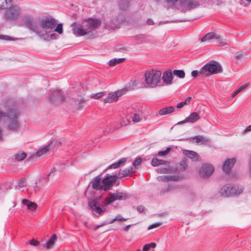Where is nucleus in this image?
<instances>
[{
    "label": "nucleus",
    "mask_w": 251,
    "mask_h": 251,
    "mask_svg": "<svg viewBox=\"0 0 251 251\" xmlns=\"http://www.w3.org/2000/svg\"><path fill=\"white\" fill-rule=\"evenodd\" d=\"M126 91H127L126 89H121V90H118L116 92H115L114 93L116 95L117 100L118 99V98L124 95L126 93Z\"/></svg>",
    "instance_id": "obj_46"
},
{
    "label": "nucleus",
    "mask_w": 251,
    "mask_h": 251,
    "mask_svg": "<svg viewBox=\"0 0 251 251\" xmlns=\"http://www.w3.org/2000/svg\"><path fill=\"white\" fill-rule=\"evenodd\" d=\"M214 39L215 40L216 43L220 46H223L229 44V43L227 41L222 39L221 36L216 34H215Z\"/></svg>",
    "instance_id": "obj_32"
},
{
    "label": "nucleus",
    "mask_w": 251,
    "mask_h": 251,
    "mask_svg": "<svg viewBox=\"0 0 251 251\" xmlns=\"http://www.w3.org/2000/svg\"><path fill=\"white\" fill-rule=\"evenodd\" d=\"M124 21V16L121 14H118L113 16L110 20H105L104 24L107 29H112L115 28H119L121 24Z\"/></svg>",
    "instance_id": "obj_8"
},
{
    "label": "nucleus",
    "mask_w": 251,
    "mask_h": 251,
    "mask_svg": "<svg viewBox=\"0 0 251 251\" xmlns=\"http://www.w3.org/2000/svg\"><path fill=\"white\" fill-rule=\"evenodd\" d=\"M127 194L124 192H116V193L109 194V196L105 199V204L108 205L117 200L122 201L126 199ZM104 203V202H102Z\"/></svg>",
    "instance_id": "obj_10"
},
{
    "label": "nucleus",
    "mask_w": 251,
    "mask_h": 251,
    "mask_svg": "<svg viewBox=\"0 0 251 251\" xmlns=\"http://www.w3.org/2000/svg\"><path fill=\"white\" fill-rule=\"evenodd\" d=\"M130 118H129L128 115H127L125 119L123 118V119H122V121L121 122V126H126L128 125L130 123Z\"/></svg>",
    "instance_id": "obj_45"
},
{
    "label": "nucleus",
    "mask_w": 251,
    "mask_h": 251,
    "mask_svg": "<svg viewBox=\"0 0 251 251\" xmlns=\"http://www.w3.org/2000/svg\"><path fill=\"white\" fill-rule=\"evenodd\" d=\"M117 100L116 95L115 94L114 92L110 93L107 97L103 100V101L105 103H111Z\"/></svg>",
    "instance_id": "obj_33"
},
{
    "label": "nucleus",
    "mask_w": 251,
    "mask_h": 251,
    "mask_svg": "<svg viewBox=\"0 0 251 251\" xmlns=\"http://www.w3.org/2000/svg\"><path fill=\"white\" fill-rule=\"evenodd\" d=\"M86 100L83 98H78L75 100L72 104L73 108L76 110H81L84 107Z\"/></svg>",
    "instance_id": "obj_20"
},
{
    "label": "nucleus",
    "mask_w": 251,
    "mask_h": 251,
    "mask_svg": "<svg viewBox=\"0 0 251 251\" xmlns=\"http://www.w3.org/2000/svg\"><path fill=\"white\" fill-rule=\"evenodd\" d=\"M214 167L209 164L206 163L203 164L200 168L199 174L202 177H208L213 173Z\"/></svg>",
    "instance_id": "obj_13"
},
{
    "label": "nucleus",
    "mask_w": 251,
    "mask_h": 251,
    "mask_svg": "<svg viewBox=\"0 0 251 251\" xmlns=\"http://www.w3.org/2000/svg\"><path fill=\"white\" fill-rule=\"evenodd\" d=\"M191 100H192V98H191V97H188L187 98H186V99L185 101H186V102L187 103V104H188V103H189L190 102V101Z\"/></svg>",
    "instance_id": "obj_64"
},
{
    "label": "nucleus",
    "mask_w": 251,
    "mask_h": 251,
    "mask_svg": "<svg viewBox=\"0 0 251 251\" xmlns=\"http://www.w3.org/2000/svg\"><path fill=\"white\" fill-rule=\"evenodd\" d=\"M178 179V176H159L157 177L158 181H162L164 182H168L169 181H175Z\"/></svg>",
    "instance_id": "obj_29"
},
{
    "label": "nucleus",
    "mask_w": 251,
    "mask_h": 251,
    "mask_svg": "<svg viewBox=\"0 0 251 251\" xmlns=\"http://www.w3.org/2000/svg\"><path fill=\"white\" fill-rule=\"evenodd\" d=\"M21 9L17 5H12L7 8L4 13V17L7 21H14L20 16Z\"/></svg>",
    "instance_id": "obj_7"
},
{
    "label": "nucleus",
    "mask_w": 251,
    "mask_h": 251,
    "mask_svg": "<svg viewBox=\"0 0 251 251\" xmlns=\"http://www.w3.org/2000/svg\"><path fill=\"white\" fill-rule=\"evenodd\" d=\"M249 131H251V125L246 127L244 130V133L245 134Z\"/></svg>",
    "instance_id": "obj_60"
},
{
    "label": "nucleus",
    "mask_w": 251,
    "mask_h": 251,
    "mask_svg": "<svg viewBox=\"0 0 251 251\" xmlns=\"http://www.w3.org/2000/svg\"><path fill=\"white\" fill-rule=\"evenodd\" d=\"M161 225V224L160 223H154V224H153L151 225H150L148 227V230H150V229H151L152 228H156L157 227H158L159 226H160Z\"/></svg>",
    "instance_id": "obj_52"
},
{
    "label": "nucleus",
    "mask_w": 251,
    "mask_h": 251,
    "mask_svg": "<svg viewBox=\"0 0 251 251\" xmlns=\"http://www.w3.org/2000/svg\"><path fill=\"white\" fill-rule=\"evenodd\" d=\"M215 34L213 32H209L206 34L203 37L200 39L201 42H205L210 39H214Z\"/></svg>",
    "instance_id": "obj_34"
},
{
    "label": "nucleus",
    "mask_w": 251,
    "mask_h": 251,
    "mask_svg": "<svg viewBox=\"0 0 251 251\" xmlns=\"http://www.w3.org/2000/svg\"><path fill=\"white\" fill-rule=\"evenodd\" d=\"M142 162V159L141 158H136L133 162V165L134 167H136L140 165Z\"/></svg>",
    "instance_id": "obj_50"
},
{
    "label": "nucleus",
    "mask_w": 251,
    "mask_h": 251,
    "mask_svg": "<svg viewBox=\"0 0 251 251\" xmlns=\"http://www.w3.org/2000/svg\"><path fill=\"white\" fill-rule=\"evenodd\" d=\"M23 21L26 26L29 29L35 32L37 35L38 31L39 25H37L34 19L29 16H25Z\"/></svg>",
    "instance_id": "obj_12"
},
{
    "label": "nucleus",
    "mask_w": 251,
    "mask_h": 251,
    "mask_svg": "<svg viewBox=\"0 0 251 251\" xmlns=\"http://www.w3.org/2000/svg\"><path fill=\"white\" fill-rule=\"evenodd\" d=\"M26 154L24 152H19L15 154V159L18 161H22L25 158Z\"/></svg>",
    "instance_id": "obj_40"
},
{
    "label": "nucleus",
    "mask_w": 251,
    "mask_h": 251,
    "mask_svg": "<svg viewBox=\"0 0 251 251\" xmlns=\"http://www.w3.org/2000/svg\"><path fill=\"white\" fill-rule=\"evenodd\" d=\"M105 93L104 92H101L96 94H92L90 96V98L94 99H99L105 95Z\"/></svg>",
    "instance_id": "obj_44"
},
{
    "label": "nucleus",
    "mask_w": 251,
    "mask_h": 251,
    "mask_svg": "<svg viewBox=\"0 0 251 251\" xmlns=\"http://www.w3.org/2000/svg\"><path fill=\"white\" fill-rule=\"evenodd\" d=\"M135 171L132 167L128 168L125 169L124 170H121L118 175H117V178L123 177L127 176L129 173H134Z\"/></svg>",
    "instance_id": "obj_25"
},
{
    "label": "nucleus",
    "mask_w": 251,
    "mask_h": 251,
    "mask_svg": "<svg viewBox=\"0 0 251 251\" xmlns=\"http://www.w3.org/2000/svg\"><path fill=\"white\" fill-rule=\"evenodd\" d=\"M22 203L23 204L26 205L27 208L30 210L35 209L37 206L35 203L31 202L27 199L23 200Z\"/></svg>",
    "instance_id": "obj_30"
},
{
    "label": "nucleus",
    "mask_w": 251,
    "mask_h": 251,
    "mask_svg": "<svg viewBox=\"0 0 251 251\" xmlns=\"http://www.w3.org/2000/svg\"><path fill=\"white\" fill-rule=\"evenodd\" d=\"M170 190H171V188H170V186H168V187L166 190H162L161 191V192L162 194H164L165 192H169Z\"/></svg>",
    "instance_id": "obj_63"
},
{
    "label": "nucleus",
    "mask_w": 251,
    "mask_h": 251,
    "mask_svg": "<svg viewBox=\"0 0 251 251\" xmlns=\"http://www.w3.org/2000/svg\"><path fill=\"white\" fill-rule=\"evenodd\" d=\"M166 2L170 5H174L176 4L178 1L180 2V0H165Z\"/></svg>",
    "instance_id": "obj_49"
},
{
    "label": "nucleus",
    "mask_w": 251,
    "mask_h": 251,
    "mask_svg": "<svg viewBox=\"0 0 251 251\" xmlns=\"http://www.w3.org/2000/svg\"><path fill=\"white\" fill-rule=\"evenodd\" d=\"M12 0H0V9L7 8L8 5L11 3Z\"/></svg>",
    "instance_id": "obj_38"
},
{
    "label": "nucleus",
    "mask_w": 251,
    "mask_h": 251,
    "mask_svg": "<svg viewBox=\"0 0 251 251\" xmlns=\"http://www.w3.org/2000/svg\"><path fill=\"white\" fill-rule=\"evenodd\" d=\"M166 168H159L156 169V172L159 174H167L173 173L174 171L169 168V165Z\"/></svg>",
    "instance_id": "obj_35"
},
{
    "label": "nucleus",
    "mask_w": 251,
    "mask_h": 251,
    "mask_svg": "<svg viewBox=\"0 0 251 251\" xmlns=\"http://www.w3.org/2000/svg\"><path fill=\"white\" fill-rule=\"evenodd\" d=\"M156 246V244L155 243H151L146 244L144 246L143 248V251H148L151 248H155Z\"/></svg>",
    "instance_id": "obj_43"
},
{
    "label": "nucleus",
    "mask_w": 251,
    "mask_h": 251,
    "mask_svg": "<svg viewBox=\"0 0 251 251\" xmlns=\"http://www.w3.org/2000/svg\"><path fill=\"white\" fill-rule=\"evenodd\" d=\"M29 244L31 245H33L34 246H38L40 243L38 241L35 240L34 239H32L29 241Z\"/></svg>",
    "instance_id": "obj_53"
},
{
    "label": "nucleus",
    "mask_w": 251,
    "mask_h": 251,
    "mask_svg": "<svg viewBox=\"0 0 251 251\" xmlns=\"http://www.w3.org/2000/svg\"><path fill=\"white\" fill-rule=\"evenodd\" d=\"M129 3L128 0H122L120 2V7L121 9L126 10L129 7Z\"/></svg>",
    "instance_id": "obj_37"
},
{
    "label": "nucleus",
    "mask_w": 251,
    "mask_h": 251,
    "mask_svg": "<svg viewBox=\"0 0 251 251\" xmlns=\"http://www.w3.org/2000/svg\"><path fill=\"white\" fill-rule=\"evenodd\" d=\"M101 178L100 176H98L94 178L91 181L92 187L96 190H103L102 184H101Z\"/></svg>",
    "instance_id": "obj_17"
},
{
    "label": "nucleus",
    "mask_w": 251,
    "mask_h": 251,
    "mask_svg": "<svg viewBox=\"0 0 251 251\" xmlns=\"http://www.w3.org/2000/svg\"><path fill=\"white\" fill-rule=\"evenodd\" d=\"M126 161V158H122L116 162L119 167L123 166Z\"/></svg>",
    "instance_id": "obj_48"
},
{
    "label": "nucleus",
    "mask_w": 251,
    "mask_h": 251,
    "mask_svg": "<svg viewBox=\"0 0 251 251\" xmlns=\"http://www.w3.org/2000/svg\"><path fill=\"white\" fill-rule=\"evenodd\" d=\"M203 2V0H180L179 3L181 10L186 12L197 8Z\"/></svg>",
    "instance_id": "obj_6"
},
{
    "label": "nucleus",
    "mask_w": 251,
    "mask_h": 251,
    "mask_svg": "<svg viewBox=\"0 0 251 251\" xmlns=\"http://www.w3.org/2000/svg\"><path fill=\"white\" fill-rule=\"evenodd\" d=\"M116 221H126V219L123 218L120 215H118L116 217Z\"/></svg>",
    "instance_id": "obj_57"
},
{
    "label": "nucleus",
    "mask_w": 251,
    "mask_h": 251,
    "mask_svg": "<svg viewBox=\"0 0 251 251\" xmlns=\"http://www.w3.org/2000/svg\"><path fill=\"white\" fill-rule=\"evenodd\" d=\"M26 186V180L25 178H22L20 179L18 182V185L16 186L17 189H20L23 187H25Z\"/></svg>",
    "instance_id": "obj_42"
},
{
    "label": "nucleus",
    "mask_w": 251,
    "mask_h": 251,
    "mask_svg": "<svg viewBox=\"0 0 251 251\" xmlns=\"http://www.w3.org/2000/svg\"><path fill=\"white\" fill-rule=\"evenodd\" d=\"M223 69L219 63L216 61H211L203 66L199 71L200 75L207 77L210 75L222 73Z\"/></svg>",
    "instance_id": "obj_4"
},
{
    "label": "nucleus",
    "mask_w": 251,
    "mask_h": 251,
    "mask_svg": "<svg viewBox=\"0 0 251 251\" xmlns=\"http://www.w3.org/2000/svg\"><path fill=\"white\" fill-rule=\"evenodd\" d=\"M171 150V148H168L166 150L164 151H160L157 153L158 156H164L167 155Z\"/></svg>",
    "instance_id": "obj_47"
},
{
    "label": "nucleus",
    "mask_w": 251,
    "mask_h": 251,
    "mask_svg": "<svg viewBox=\"0 0 251 251\" xmlns=\"http://www.w3.org/2000/svg\"><path fill=\"white\" fill-rule=\"evenodd\" d=\"M124 60L125 58L112 59L109 61V65L110 66H114L117 64L122 63Z\"/></svg>",
    "instance_id": "obj_36"
},
{
    "label": "nucleus",
    "mask_w": 251,
    "mask_h": 251,
    "mask_svg": "<svg viewBox=\"0 0 251 251\" xmlns=\"http://www.w3.org/2000/svg\"><path fill=\"white\" fill-rule=\"evenodd\" d=\"M173 74L177 76L179 78H183L185 77V72L183 70H174L173 71Z\"/></svg>",
    "instance_id": "obj_39"
},
{
    "label": "nucleus",
    "mask_w": 251,
    "mask_h": 251,
    "mask_svg": "<svg viewBox=\"0 0 251 251\" xmlns=\"http://www.w3.org/2000/svg\"><path fill=\"white\" fill-rule=\"evenodd\" d=\"M249 173L250 176L251 177V157L249 159Z\"/></svg>",
    "instance_id": "obj_61"
},
{
    "label": "nucleus",
    "mask_w": 251,
    "mask_h": 251,
    "mask_svg": "<svg viewBox=\"0 0 251 251\" xmlns=\"http://www.w3.org/2000/svg\"><path fill=\"white\" fill-rule=\"evenodd\" d=\"M161 72L156 70H151L145 74V81L148 87L155 88L161 82Z\"/></svg>",
    "instance_id": "obj_5"
},
{
    "label": "nucleus",
    "mask_w": 251,
    "mask_h": 251,
    "mask_svg": "<svg viewBox=\"0 0 251 251\" xmlns=\"http://www.w3.org/2000/svg\"><path fill=\"white\" fill-rule=\"evenodd\" d=\"M174 111L175 108L173 106H167L159 110L158 111V114L161 116H163L170 114L173 112Z\"/></svg>",
    "instance_id": "obj_26"
},
{
    "label": "nucleus",
    "mask_w": 251,
    "mask_h": 251,
    "mask_svg": "<svg viewBox=\"0 0 251 251\" xmlns=\"http://www.w3.org/2000/svg\"><path fill=\"white\" fill-rule=\"evenodd\" d=\"M101 24V21L97 19H89L85 21L81 24L74 23L72 24L73 33L77 36H81L86 35L94 29L99 27Z\"/></svg>",
    "instance_id": "obj_2"
},
{
    "label": "nucleus",
    "mask_w": 251,
    "mask_h": 251,
    "mask_svg": "<svg viewBox=\"0 0 251 251\" xmlns=\"http://www.w3.org/2000/svg\"><path fill=\"white\" fill-rule=\"evenodd\" d=\"M146 23L149 25H154L155 24V23L154 22L153 20L150 18L148 19L147 20Z\"/></svg>",
    "instance_id": "obj_56"
},
{
    "label": "nucleus",
    "mask_w": 251,
    "mask_h": 251,
    "mask_svg": "<svg viewBox=\"0 0 251 251\" xmlns=\"http://www.w3.org/2000/svg\"><path fill=\"white\" fill-rule=\"evenodd\" d=\"M49 99L51 103L58 104L65 100V96L62 91L53 90L50 92Z\"/></svg>",
    "instance_id": "obj_9"
},
{
    "label": "nucleus",
    "mask_w": 251,
    "mask_h": 251,
    "mask_svg": "<svg viewBox=\"0 0 251 251\" xmlns=\"http://www.w3.org/2000/svg\"><path fill=\"white\" fill-rule=\"evenodd\" d=\"M173 73L171 70H167L163 72L162 79L163 82L167 85H170L173 83Z\"/></svg>",
    "instance_id": "obj_18"
},
{
    "label": "nucleus",
    "mask_w": 251,
    "mask_h": 251,
    "mask_svg": "<svg viewBox=\"0 0 251 251\" xmlns=\"http://www.w3.org/2000/svg\"><path fill=\"white\" fill-rule=\"evenodd\" d=\"M126 113L134 123H138L141 121L142 118V113L137 112L133 108L128 107L127 109Z\"/></svg>",
    "instance_id": "obj_14"
},
{
    "label": "nucleus",
    "mask_w": 251,
    "mask_h": 251,
    "mask_svg": "<svg viewBox=\"0 0 251 251\" xmlns=\"http://www.w3.org/2000/svg\"><path fill=\"white\" fill-rule=\"evenodd\" d=\"M145 210V207L143 205H138L137 207V210L139 213L143 212Z\"/></svg>",
    "instance_id": "obj_54"
},
{
    "label": "nucleus",
    "mask_w": 251,
    "mask_h": 251,
    "mask_svg": "<svg viewBox=\"0 0 251 251\" xmlns=\"http://www.w3.org/2000/svg\"><path fill=\"white\" fill-rule=\"evenodd\" d=\"M171 21H160V22L159 23V25H164V24H168V23H171Z\"/></svg>",
    "instance_id": "obj_62"
},
{
    "label": "nucleus",
    "mask_w": 251,
    "mask_h": 251,
    "mask_svg": "<svg viewBox=\"0 0 251 251\" xmlns=\"http://www.w3.org/2000/svg\"><path fill=\"white\" fill-rule=\"evenodd\" d=\"M248 86V83L244 84V85L240 86L237 90H236L232 95V98H234L237 95L241 92L243 90L245 89Z\"/></svg>",
    "instance_id": "obj_41"
},
{
    "label": "nucleus",
    "mask_w": 251,
    "mask_h": 251,
    "mask_svg": "<svg viewBox=\"0 0 251 251\" xmlns=\"http://www.w3.org/2000/svg\"><path fill=\"white\" fill-rule=\"evenodd\" d=\"M245 56H246V55L245 53H244L243 52H239L237 53L236 55V58L237 59H242V58H244V57H245Z\"/></svg>",
    "instance_id": "obj_51"
},
{
    "label": "nucleus",
    "mask_w": 251,
    "mask_h": 251,
    "mask_svg": "<svg viewBox=\"0 0 251 251\" xmlns=\"http://www.w3.org/2000/svg\"><path fill=\"white\" fill-rule=\"evenodd\" d=\"M19 114V109L15 107L8 108L6 113L0 109V121L4 118H7V129L16 131L20 126V123L18 120Z\"/></svg>",
    "instance_id": "obj_3"
},
{
    "label": "nucleus",
    "mask_w": 251,
    "mask_h": 251,
    "mask_svg": "<svg viewBox=\"0 0 251 251\" xmlns=\"http://www.w3.org/2000/svg\"><path fill=\"white\" fill-rule=\"evenodd\" d=\"M57 143V141L50 142L47 146L44 147L43 149H42L41 150H39V151H38L37 152V153H36L37 156L39 157V156H41L42 155L47 153L50 150V146L54 144V145H55Z\"/></svg>",
    "instance_id": "obj_24"
},
{
    "label": "nucleus",
    "mask_w": 251,
    "mask_h": 251,
    "mask_svg": "<svg viewBox=\"0 0 251 251\" xmlns=\"http://www.w3.org/2000/svg\"><path fill=\"white\" fill-rule=\"evenodd\" d=\"M100 197L92 200L88 202V206L92 210L99 214L103 212V210L100 207L101 205L100 202Z\"/></svg>",
    "instance_id": "obj_15"
},
{
    "label": "nucleus",
    "mask_w": 251,
    "mask_h": 251,
    "mask_svg": "<svg viewBox=\"0 0 251 251\" xmlns=\"http://www.w3.org/2000/svg\"><path fill=\"white\" fill-rule=\"evenodd\" d=\"M56 240L57 236L56 234H54L50 237V238L46 243L42 244L41 246L44 249H46V250H50L54 247Z\"/></svg>",
    "instance_id": "obj_19"
},
{
    "label": "nucleus",
    "mask_w": 251,
    "mask_h": 251,
    "mask_svg": "<svg viewBox=\"0 0 251 251\" xmlns=\"http://www.w3.org/2000/svg\"><path fill=\"white\" fill-rule=\"evenodd\" d=\"M190 142H192L195 140L197 144L201 143V144H206L208 142V139L201 135H198L193 137H191L188 139Z\"/></svg>",
    "instance_id": "obj_23"
},
{
    "label": "nucleus",
    "mask_w": 251,
    "mask_h": 251,
    "mask_svg": "<svg viewBox=\"0 0 251 251\" xmlns=\"http://www.w3.org/2000/svg\"><path fill=\"white\" fill-rule=\"evenodd\" d=\"M183 153L193 161L200 160V158L199 154L194 151L184 150L183 151Z\"/></svg>",
    "instance_id": "obj_22"
},
{
    "label": "nucleus",
    "mask_w": 251,
    "mask_h": 251,
    "mask_svg": "<svg viewBox=\"0 0 251 251\" xmlns=\"http://www.w3.org/2000/svg\"><path fill=\"white\" fill-rule=\"evenodd\" d=\"M117 178V175L110 176L107 174L101 181L103 190L106 191L110 190L113 185L115 183Z\"/></svg>",
    "instance_id": "obj_11"
},
{
    "label": "nucleus",
    "mask_w": 251,
    "mask_h": 251,
    "mask_svg": "<svg viewBox=\"0 0 251 251\" xmlns=\"http://www.w3.org/2000/svg\"><path fill=\"white\" fill-rule=\"evenodd\" d=\"M169 162L161 159H159L156 158H153L151 162V165L154 166H158L160 165L165 164L168 166Z\"/></svg>",
    "instance_id": "obj_31"
},
{
    "label": "nucleus",
    "mask_w": 251,
    "mask_h": 251,
    "mask_svg": "<svg viewBox=\"0 0 251 251\" xmlns=\"http://www.w3.org/2000/svg\"><path fill=\"white\" fill-rule=\"evenodd\" d=\"M0 39L10 40L11 38L8 35H0Z\"/></svg>",
    "instance_id": "obj_55"
},
{
    "label": "nucleus",
    "mask_w": 251,
    "mask_h": 251,
    "mask_svg": "<svg viewBox=\"0 0 251 251\" xmlns=\"http://www.w3.org/2000/svg\"><path fill=\"white\" fill-rule=\"evenodd\" d=\"M235 162L236 160L235 158L227 159L226 160L223 166V171L226 173H229Z\"/></svg>",
    "instance_id": "obj_21"
},
{
    "label": "nucleus",
    "mask_w": 251,
    "mask_h": 251,
    "mask_svg": "<svg viewBox=\"0 0 251 251\" xmlns=\"http://www.w3.org/2000/svg\"><path fill=\"white\" fill-rule=\"evenodd\" d=\"M119 168L116 162L114 163H113L112 164H111V165H110L108 169H116V168Z\"/></svg>",
    "instance_id": "obj_58"
},
{
    "label": "nucleus",
    "mask_w": 251,
    "mask_h": 251,
    "mask_svg": "<svg viewBox=\"0 0 251 251\" xmlns=\"http://www.w3.org/2000/svg\"><path fill=\"white\" fill-rule=\"evenodd\" d=\"M220 193L222 196L228 197L231 196V191H230V184H227L224 186L220 190Z\"/></svg>",
    "instance_id": "obj_28"
},
{
    "label": "nucleus",
    "mask_w": 251,
    "mask_h": 251,
    "mask_svg": "<svg viewBox=\"0 0 251 251\" xmlns=\"http://www.w3.org/2000/svg\"><path fill=\"white\" fill-rule=\"evenodd\" d=\"M231 196L239 195L243 192V188L236 185H230Z\"/></svg>",
    "instance_id": "obj_27"
},
{
    "label": "nucleus",
    "mask_w": 251,
    "mask_h": 251,
    "mask_svg": "<svg viewBox=\"0 0 251 251\" xmlns=\"http://www.w3.org/2000/svg\"><path fill=\"white\" fill-rule=\"evenodd\" d=\"M200 119L199 114L197 112L192 113L188 117H187L183 121L178 123V125H181L185 123H195Z\"/></svg>",
    "instance_id": "obj_16"
},
{
    "label": "nucleus",
    "mask_w": 251,
    "mask_h": 251,
    "mask_svg": "<svg viewBox=\"0 0 251 251\" xmlns=\"http://www.w3.org/2000/svg\"><path fill=\"white\" fill-rule=\"evenodd\" d=\"M55 32L63 33L62 24H57L56 20L52 18H43L39 22L37 36L41 39L47 41L56 39L58 36Z\"/></svg>",
    "instance_id": "obj_1"
},
{
    "label": "nucleus",
    "mask_w": 251,
    "mask_h": 251,
    "mask_svg": "<svg viewBox=\"0 0 251 251\" xmlns=\"http://www.w3.org/2000/svg\"><path fill=\"white\" fill-rule=\"evenodd\" d=\"M191 75L193 77H196L198 76V75H200V74L199 73V71H193L191 73Z\"/></svg>",
    "instance_id": "obj_59"
}]
</instances>
